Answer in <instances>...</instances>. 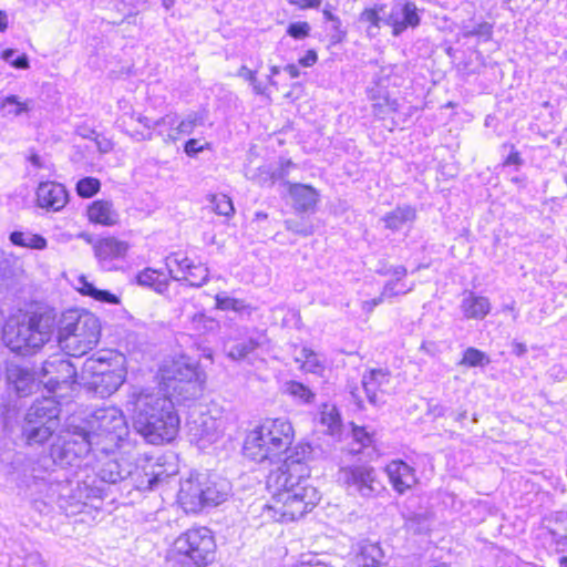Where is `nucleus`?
I'll return each instance as SVG.
<instances>
[{"instance_id": "63", "label": "nucleus", "mask_w": 567, "mask_h": 567, "mask_svg": "<svg viewBox=\"0 0 567 567\" xmlns=\"http://www.w3.org/2000/svg\"><path fill=\"white\" fill-rule=\"evenodd\" d=\"M296 567H333L328 563L321 561L318 557H311L309 560H303Z\"/></svg>"}, {"instance_id": "1", "label": "nucleus", "mask_w": 567, "mask_h": 567, "mask_svg": "<svg viewBox=\"0 0 567 567\" xmlns=\"http://www.w3.org/2000/svg\"><path fill=\"white\" fill-rule=\"evenodd\" d=\"M312 454V447L308 443H298L288 447L282 463L271 470L267 485L276 489L272 504H262L261 516L281 522L296 520L320 501L317 488L307 484L310 470L307 462Z\"/></svg>"}, {"instance_id": "23", "label": "nucleus", "mask_w": 567, "mask_h": 567, "mask_svg": "<svg viewBox=\"0 0 567 567\" xmlns=\"http://www.w3.org/2000/svg\"><path fill=\"white\" fill-rule=\"evenodd\" d=\"M289 194L293 200L295 209L300 213L315 210L319 200L318 192L305 184H289Z\"/></svg>"}, {"instance_id": "6", "label": "nucleus", "mask_w": 567, "mask_h": 567, "mask_svg": "<svg viewBox=\"0 0 567 567\" xmlns=\"http://www.w3.org/2000/svg\"><path fill=\"white\" fill-rule=\"evenodd\" d=\"M215 549L210 529L192 528L175 539L169 560L182 567H205L215 559Z\"/></svg>"}, {"instance_id": "33", "label": "nucleus", "mask_w": 567, "mask_h": 567, "mask_svg": "<svg viewBox=\"0 0 567 567\" xmlns=\"http://www.w3.org/2000/svg\"><path fill=\"white\" fill-rule=\"evenodd\" d=\"M157 128L156 135L163 138L164 144L168 145L178 141L183 134L176 130L178 124V115L176 113H168L153 123Z\"/></svg>"}, {"instance_id": "2", "label": "nucleus", "mask_w": 567, "mask_h": 567, "mask_svg": "<svg viewBox=\"0 0 567 567\" xmlns=\"http://www.w3.org/2000/svg\"><path fill=\"white\" fill-rule=\"evenodd\" d=\"M132 405L133 425L148 443L171 442L179 429L173 401L159 393L140 392L127 402Z\"/></svg>"}, {"instance_id": "53", "label": "nucleus", "mask_w": 567, "mask_h": 567, "mask_svg": "<svg viewBox=\"0 0 567 567\" xmlns=\"http://www.w3.org/2000/svg\"><path fill=\"white\" fill-rule=\"evenodd\" d=\"M493 33V27L488 22H482L478 23L476 27H474L471 30H467L464 33V37H480L484 38L485 40H489Z\"/></svg>"}, {"instance_id": "9", "label": "nucleus", "mask_w": 567, "mask_h": 567, "mask_svg": "<svg viewBox=\"0 0 567 567\" xmlns=\"http://www.w3.org/2000/svg\"><path fill=\"white\" fill-rule=\"evenodd\" d=\"M107 456L109 455L99 454L95 458L101 464L97 466L95 478L82 482V486L80 487L81 493L85 494L87 499H102L105 496V488L102 484L126 482L132 473V463L126 460L118 461L116 458H109Z\"/></svg>"}, {"instance_id": "28", "label": "nucleus", "mask_w": 567, "mask_h": 567, "mask_svg": "<svg viewBox=\"0 0 567 567\" xmlns=\"http://www.w3.org/2000/svg\"><path fill=\"white\" fill-rule=\"evenodd\" d=\"M90 221L103 226H113L118 221V214L110 200L99 199L93 202L87 208Z\"/></svg>"}, {"instance_id": "39", "label": "nucleus", "mask_w": 567, "mask_h": 567, "mask_svg": "<svg viewBox=\"0 0 567 567\" xmlns=\"http://www.w3.org/2000/svg\"><path fill=\"white\" fill-rule=\"evenodd\" d=\"M404 527L413 535H422L430 530L431 517L427 513H412L405 518Z\"/></svg>"}, {"instance_id": "60", "label": "nucleus", "mask_w": 567, "mask_h": 567, "mask_svg": "<svg viewBox=\"0 0 567 567\" xmlns=\"http://www.w3.org/2000/svg\"><path fill=\"white\" fill-rule=\"evenodd\" d=\"M549 534L551 536L553 543L557 546V549L564 551L567 549V535L559 534L558 532L550 529Z\"/></svg>"}, {"instance_id": "27", "label": "nucleus", "mask_w": 567, "mask_h": 567, "mask_svg": "<svg viewBox=\"0 0 567 567\" xmlns=\"http://www.w3.org/2000/svg\"><path fill=\"white\" fill-rule=\"evenodd\" d=\"M204 486V508L213 507L226 501L229 486L226 481H216L208 475L203 474Z\"/></svg>"}, {"instance_id": "10", "label": "nucleus", "mask_w": 567, "mask_h": 567, "mask_svg": "<svg viewBox=\"0 0 567 567\" xmlns=\"http://www.w3.org/2000/svg\"><path fill=\"white\" fill-rule=\"evenodd\" d=\"M339 480L343 482L350 495L363 498H375L385 491L375 468L370 465L343 467L339 472Z\"/></svg>"}, {"instance_id": "43", "label": "nucleus", "mask_w": 567, "mask_h": 567, "mask_svg": "<svg viewBox=\"0 0 567 567\" xmlns=\"http://www.w3.org/2000/svg\"><path fill=\"white\" fill-rule=\"evenodd\" d=\"M166 268L168 272L171 274V270H173V266H176L178 268V271L182 272V276H185L188 271L193 269V267L196 266L192 259H189L186 256H182L179 252H173L168 257H166Z\"/></svg>"}, {"instance_id": "16", "label": "nucleus", "mask_w": 567, "mask_h": 567, "mask_svg": "<svg viewBox=\"0 0 567 567\" xmlns=\"http://www.w3.org/2000/svg\"><path fill=\"white\" fill-rule=\"evenodd\" d=\"M421 23L417 8L414 2L406 1L399 3L391 9V12L384 17V24L392 28L394 37L401 35L408 28H416Z\"/></svg>"}, {"instance_id": "49", "label": "nucleus", "mask_w": 567, "mask_h": 567, "mask_svg": "<svg viewBox=\"0 0 567 567\" xmlns=\"http://www.w3.org/2000/svg\"><path fill=\"white\" fill-rule=\"evenodd\" d=\"M384 10V6H377L374 8L364 9L360 14L361 22L370 23V28H380L381 22L384 23V18L380 16V12Z\"/></svg>"}, {"instance_id": "48", "label": "nucleus", "mask_w": 567, "mask_h": 567, "mask_svg": "<svg viewBox=\"0 0 567 567\" xmlns=\"http://www.w3.org/2000/svg\"><path fill=\"white\" fill-rule=\"evenodd\" d=\"M203 123V117L197 112H190L183 120H178L176 130L183 135H189L194 132L195 127Z\"/></svg>"}, {"instance_id": "51", "label": "nucleus", "mask_w": 567, "mask_h": 567, "mask_svg": "<svg viewBox=\"0 0 567 567\" xmlns=\"http://www.w3.org/2000/svg\"><path fill=\"white\" fill-rule=\"evenodd\" d=\"M14 54H16V50L7 49L2 52L1 58L6 62L10 63L16 69L25 70L30 66L29 59L25 54H21V55L17 56L16 59H12Z\"/></svg>"}, {"instance_id": "38", "label": "nucleus", "mask_w": 567, "mask_h": 567, "mask_svg": "<svg viewBox=\"0 0 567 567\" xmlns=\"http://www.w3.org/2000/svg\"><path fill=\"white\" fill-rule=\"evenodd\" d=\"M171 279L176 281H188L189 286L199 288L208 282L209 270L204 265L196 264V266L193 267V269L185 276H178L174 270H171Z\"/></svg>"}, {"instance_id": "30", "label": "nucleus", "mask_w": 567, "mask_h": 567, "mask_svg": "<svg viewBox=\"0 0 567 567\" xmlns=\"http://www.w3.org/2000/svg\"><path fill=\"white\" fill-rule=\"evenodd\" d=\"M461 310L467 319H483L491 311V303L486 297L476 296L473 292L464 296Z\"/></svg>"}, {"instance_id": "3", "label": "nucleus", "mask_w": 567, "mask_h": 567, "mask_svg": "<svg viewBox=\"0 0 567 567\" xmlns=\"http://www.w3.org/2000/svg\"><path fill=\"white\" fill-rule=\"evenodd\" d=\"M101 322L84 309L64 311L58 324L56 340L60 349L76 359L91 351L100 341Z\"/></svg>"}, {"instance_id": "26", "label": "nucleus", "mask_w": 567, "mask_h": 567, "mask_svg": "<svg viewBox=\"0 0 567 567\" xmlns=\"http://www.w3.org/2000/svg\"><path fill=\"white\" fill-rule=\"evenodd\" d=\"M416 219V209L411 205H399L382 217L384 227L395 233L411 226Z\"/></svg>"}, {"instance_id": "32", "label": "nucleus", "mask_w": 567, "mask_h": 567, "mask_svg": "<svg viewBox=\"0 0 567 567\" xmlns=\"http://www.w3.org/2000/svg\"><path fill=\"white\" fill-rule=\"evenodd\" d=\"M169 279L163 271L145 268L136 275V282L142 286L163 295L167 291Z\"/></svg>"}, {"instance_id": "22", "label": "nucleus", "mask_w": 567, "mask_h": 567, "mask_svg": "<svg viewBox=\"0 0 567 567\" xmlns=\"http://www.w3.org/2000/svg\"><path fill=\"white\" fill-rule=\"evenodd\" d=\"M7 380L19 396H28L38 388L34 373L27 367L11 364L7 368Z\"/></svg>"}, {"instance_id": "44", "label": "nucleus", "mask_w": 567, "mask_h": 567, "mask_svg": "<svg viewBox=\"0 0 567 567\" xmlns=\"http://www.w3.org/2000/svg\"><path fill=\"white\" fill-rule=\"evenodd\" d=\"M215 301L216 308L223 311L233 310L235 312H243L247 308L244 300L228 297L225 293H217Z\"/></svg>"}, {"instance_id": "13", "label": "nucleus", "mask_w": 567, "mask_h": 567, "mask_svg": "<svg viewBox=\"0 0 567 567\" xmlns=\"http://www.w3.org/2000/svg\"><path fill=\"white\" fill-rule=\"evenodd\" d=\"M32 330L27 321L10 318L2 326V340L12 351L21 355H30L40 350L38 341H33Z\"/></svg>"}, {"instance_id": "45", "label": "nucleus", "mask_w": 567, "mask_h": 567, "mask_svg": "<svg viewBox=\"0 0 567 567\" xmlns=\"http://www.w3.org/2000/svg\"><path fill=\"white\" fill-rule=\"evenodd\" d=\"M75 188L80 197L90 198L100 192L101 182L95 177H84L76 183Z\"/></svg>"}, {"instance_id": "42", "label": "nucleus", "mask_w": 567, "mask_h": 567, "mask_svg": "<svg viewBox=\"0 0 567 567\" xmlns=\"http://www.w3.org/2000/svg\"><path fill=\"white\" fill-rule=\"evenodd\" d=\"M489 361L491 360L485 352L476 348L470 347L464 351L460 364L474 368L487 365Z\"/></svg>"}, {"instance_id": "15", "label": "nucleus", "mask_w": 567, "mask_h": 567, "mask_svg": "<svg viewBox=\"0 0 567 567\" xmlns=\"http://www.w3.org/2000/svg\"><path fill=\"white\" fill-rule=\"evenodd\" d=\"M391 372L388 369H370L362 375L361 384L368 402L373 406L384 404L382 394H390Z\"/></svg>"}, {"instance_id": "8", "label": "nucleus", "mask_w": 567, "mask_h": 567, "mask_svg": "<svg viewBox=\"0 0 567 567\" xmlns=\"http://www.w3.org/2000/svg\"><path fill=\"white\" fill-rule=\"evenodd\" d=\"M162 379L171 394L179 401H193L203 394L205 373L190 359L182 357L165 365Z\"/></svg>"}, {"instance_id": "25", "label": "nucleus", "mask_w": 567, "mask_h": 567, "mask_svg": "<svg viewBox=\"0 0 567 567\" xmlns=\"http://www.w3.org/2000/svg\"><path fill=\"white\" fill-rule=\"evenodd\" d=\"M161 472L154 471V465L140 467L132 464V473L126 482L127 485L140 491L154 489L161 480Z\"/></svg>"}, {"instance_id": "14", "label": "nucleus", "mask_w": 567, "mask_h": 567, "mask_svg": "<svg viewBox=\"0 0 567 567\" xmlns=\"http://www.w3.org/2000/svg\"><path fill=\"white\" fill-rule=\"evenodd\" d=\"M25 321L34 334L33 341H38L40 349L51 340L54 331H58V312L53 308H39L31 312Z\"/></svg>"}, {"instance_id": "64", "label": "nucleus", "mask_w": 567, "mask_h": 567, "mask_svg": "<svg viewBox=\"0 0 567 567\" xmlns=\"http://www.w3.org/2000/svg\"><path fill=\"white\" fill-rule=\"evenodd\" d=\"M512 151L504 161V165H516L520 166L523 164V159L517 151L514 150V146H511Z\"/></svg>"}, {"instance_id": "31", "label": "nucleus", "mask_w": 567, "mask_h": 567, "mask_svg": "<svg viewBox=\"0 0 567 567\" xmlns=\"http://www.w3.org/2000/svg\"><path fill=\"white\" fill-rule=\"evenodd\" d=\"M353 565L354 567H382L384 553L378 544H363L353 559Z\"/></svg>"}, {"instance_id": "19", "label": "nucleus", "mask_w": 567, "mask_h": 567, "mask_svg": "<svg viewBox=\"0 0 567 567\" xmlns=\"http://www.w3.org/2000/svg\"><path fill=\"white\" fill-rule=\"evenodd\" d=\"M37 200L40 207L58 212L68 203V192L60 183L43 182L37 189Z\"/></svg>"}, {"instance_id": "24", "label": "nucleus", "mask_w": 567, "mask_h": 567, "mask_svg": "<svg viewBox=\"0 0 567 567\" xmlns=\"http://www.w3.org/2000/svg\"><path fill=\"white\" fill-rule=\"evenodd\" d=\"M95 257L101 261H111L123 258L128 249V244L114 237L99 239L94 246Z\"/></svg>"}, {"instance_id": "5", "label": "nucleus", "mask_w": 567, "mask_h": 567, "mask_svg": "<svg viewBox=\"0 0 567 567\" xmlns=\"http://www.w3.org/2000/svg\"><path fill=\"white\" fill-rule=\"evenodd\" d=\"M81 429L93 443L94 453L102 455L113 453L128 435L125 416L115 406L95 410Z\"/></svg>"}, {"instance_id": "54", "label": "nucleus", "mask_w": 567, "mask_h": 567, "mask_svg": "<svg viewBox=\"0 0 567 567\" xmlns=\"http://www.w3.org/2000/svg\"><path fill=\"white\" fill-rule=\"evenodd\" d=\"M413 286L414 285H411L406 289L398 290L399 284L395 282L394 280H389L383 286L381 295L384 297V299H389V298H392V297H395V296H399V295H406V293H409L410 291L413 290Z\"/></svg>"}, {"instance_id": "29", "label": "nucleus", "mask_w": 567, "mask_h": 567, "mask_svg": "<svg viewBox=\"0 0 567 567\" xmlns=\"http://www.w3.org/2000/svg\"><path fill=\"white\" fill-rule=\"evenodd\" d=\"M189 433L194 440L213 443L218 437L216 421L209 415H200L188 423Z\"/></svg>"}, {"instance_id": "35", "label": "nucleus", "mask_w": 567, "mask_h": 567, "mask_svg": "<svg viewBox=\"0 0 567 567\" xmlns=\"http://www.w3.org/2000/svg\"><path fill=\"white\" fill-rule=\"evenodd\" d=\"M79 288L78 290L84 295L94 298L97 301L110 303V305H118L120 298L112 293L109 290L97 289L92 282H90L86 277H79Z\"/></svg>"}, {"instance_id": "62", "label": "nucleus", "mask_w": 567, "mask_h": 567, "mask_svg": "<svg viewBox=\"0 0 567 567\" xmlns=\"http://www.w3.org/2000/svg\"><path fill=\"white\" fill-rule=\"evenodd\" d=\"M291 4L300 9H319L321 0H288Z\"/></svg>"}, {"instance_id": "18", "label": "nucleus", "mask_w": 567, "mask_h": 567, "mask_svg": "<svg viewBox=\"0 0 567 567\" xmlns=\"http://www.w3.org/2000/svg\"><path fill=\"white\" fill-rule=\"evenodd\" d=\"M122 368L120 355L112 350H100L87 358L82 364V379H87L104 374L114 369Z\"/></svg>"}, {"instance_id": "17", "label": "nucleus", "mask_w": 567, "mask_h": 567, "mask_svg": "<svg viewBox=\"0 0 567 567\" xmlns=\"http://www.w3.org/2000/svg\"><path fill=\"white\" fill-rule=\"evenodd\" d=\"M203 474L192 476L181 483L178 502L186 513H198L204 509Z\"/></svg>"}, {"instance_id": "47", "label": "nucleus", "mask_w": 567, "mask_h": 567, "mask_svg": "<svg viewBox=\"0 0 567 567\" xmlns=\"http://www.w3.org/2000/svg\"><path fill=\"white\" fill-rule=\"evenodd\" d=\"M285 227L287 230L303 237L313 234V226L303 218H289L285 220Z\"/></svg>"}, {"instance_id": "57", "label": "nucleus", "mask_w": 567, "mask_h": 567, "mask_svg": "<svg viewBox=\"0 0 567 567\" xmlns=\"http://www.w3.org/2000/svg\"><path fill=\"white\" fill-rule=\"evenodd\" d=\"M292 166H295V164L290 159H287V161L280 162L279 166L271 167V176H272L274 184L277 181L284 179L288 175L289 168Z\"/></svg>"}, {"instance_id": "36", "label": "nucleus", "mask_w": 567, "mask_h": 567, "mask_svg": "<svg viewBox=\"0 0 567 567\" xmlns=\"http://www.w3.org/2000/svg\"><path fill=\"white\" fill-rule=\"evenodd\" d=\"M261 337L248 338L226 346L227 355L233 360H244L261 344Z\"/></svg>"}, {"instance_id": "20", "label": "nucleus", "mask_w": 567, "mask_h": 567, "mask_svg": "<svg viewBox=\"0 0 567 567\" xmlns=\"http://www.w3.org/2000/svg\"><path fill=\"white\" fill-rule=\"evenodd\" d=\"M385 472L390 478V482L392 483L393 488L399 494L405 493L417 482L415 470L401 460L392 461L389 463L385 467Z\"/></svg>"}, {"instance_id": "58", "label": "nucleus", "mask_w": 567, "mask_h": 567, "mask_svg": "<svg viewBox=\"0 0 567 567\" xmlns=\"http://www.w3.org/2000/svg\"><path fill=\"white\" fill-rule=\"evenodd\" d=\"M331 10L332 6L330 3H327L324 9L322 10L323 18L326 21L332 23V30H339V27H341V20L339 17L334 16Z\"/></svg>"}, {"instance_id": "56", "label": "nucleus", "mask_w": 567, "mask_h": 567, "mask_svg": "<svg viewBox=\"0 0 567 567\" xmlns=\"http://www.w3.org/2000/svg\"><path fill=\"white\" fill-rule=\"evenodd\" d=\"M352 435L357 443H359L362 447L369 446L373 442V436L370 434L365 427L354 426L352 429Z\"/></svg>"}, {"instance_id": "40", "label": "nucleus", "mask_w": 567, "mask_h": 567, "mask_svg": "<svg viewBox=\"0 0 567 567\" xmlns=\"http://www.w3.org/2000/svg\"><path fill=\"white\" fill-rule=\"evenodd\" d=\"M285 392L305 404H311L316 399V393L298 381L286 382Z\"/></svg>"}, {"instance_id": "50", "label": "nucleus", "mask_w": 567, "mask_h": 567, "mask_svg": "<svg viewBox=\"0 0 567 567\" xmlns=\"http://www.w3.org/2000/svg\"><path fill=\"white\" fill-rule=\"evenodd\" d=\"M310 24L306 21L292 22L287 28V34L296 40H301L310 34Z\"/></svg>"}, {"instance_id": "41", "label": "nucleus", "mask_w": 567, "mask_h": 567, "mask_svg": "<svg viewBox=\"0 0 567 567\" xmlns=\"http://www.w3.org/2000/svg\"><path fill=\"white\" fill-rule=\"evenodd\" d=\"M192 329L197 333L215 332L219 328V323L212 317L206 316L204 312H196L190 318Z\"/></svg>"}, {"instance_id": "21", "label": "nucleus", "mask_w": 567, "mask_h": 567, "mask_svg": "<svg viewBox=\"0 0 567 567\" xmlns=\"http://www.w3.org/2000/svg\"><path fill=\"white\" fill-rule=\"evenodd\" d=\"M125 372L122 368L114 369L104 374L87 379L86 386L95 395L106 398L113 394L123 384Z\"/></svg>"}, {"instance_id": "46", "label": "nucleus", "mask_w": 567, "mask_h": 567, "mask_svg": "<svg viewBox=\"0 0 567 567\" xmlns=\"http://www.w3.org/2000/svg\"><path fill=\"white\" fill-rule=\"evenodd\" d=\"M209 200L214 212L218 215L229 217L235 212L231 199L225 194L210 195Z\"/></svg>"}, {"instance_id": "34", "label": "nucleus", "mask_w": 567, "mask_h": 567, "mask_svg": "<svg viewBox=\"0 0 567 567\" xmlns=\"http://www.w3.org/2000/svg\"><path fill=\"white\" fill-rule=\"evenodd\" d=\"M32 107V101L25 100L20 101L17 95H7L3 96L0 93V113L3 117H17L23 113H27Z\"/></svg>"}, {"instance_id": "52", "label": "nucleus", "mask_w": 567, "mask_h": 567, "mask_svg": "<svg viewBox=\"0 0 567 567\" xmlns=\"http://www.w3.org/2000/svg\"><path fill=\"white\" fill-rule=\"evenodd\" d=\"M301 354L309 365V371L312 373H320L323 370L321 361L318 359L316 352L309 348H303Z\"/></svg>"}, {"instance_id": "7", "label": "nucleus", "mask_w": 567, "mask_h": 567, "mask_svg": "<svg viewBox=\"0 0 567 567\" xmlns=\"http://www.w3.org/2000/svg\"><path fill=\"white\" fill-rule=\"evenodd\" d=\"M61 405L52 396L37 399L28 409L22 425V436L28 445H42L60 425Z\"/></svg>"}, {"instance_id": "37", "label": "nucleus", "mask_w": 567, "mask_h": 567, "mask_svg": "<svg viewBox=\"0 0 567 567\" xmlns=\"http://www.w3.org/2000/svg\"><path fill=\"white\" fill-rule=\"evenodd\" d=\"M9 239L12 245L23 248L39 249L42 250L47 248V239L37 234L23 233V231H12L9 236Z\"/></svg>"}, {"instance_id": "11", "label": "nucleus", "mask_w": 567, "mask_h": 567, "mask_svg": "<svg viewBox=\"0 0 567 567\" xmlns=\"http://www.w3.org/2000/svg\"><path fill=\"white\" fill-rule=\"evenodd\" d=\"M65 352L50 355L41 367V382L50 392H55L62 385L71 386L76 383L78 367Z\"/></svg>"}, {"instance_id": "61", "label": "nucleus", "mask_w": 567, "mask_h": 567, "mask_svg": "<svg viewBox=\"0 0 567 567\" xmlns=\"http://www.w3.org/2000/svg\"><path fill=\"white\" fill-rule=\"evenodd\" d=\"M318 61V54L317 51L313 49H310L307 51V53L299 59L298 63L303 68H310L315 65Z\"/></svg>"}, {"instance_id": "59", "label": "nucleus", "mask_w": 567, "mask_h": 567, "mask_svg": "<svg viewBox=\"0 0 567 567\" xmlns=\"http://www.w3.org/2000/svg\"><path fill=\"white\" fill-rule=\"evenodd\" d=\"M203 150L204 146L199 144V141L196 138L188 140L184 145V152L190 157L197 155Z\"/></svg>"}, {"instance_id": "55", "label": "nucleus", "mask_w": 567, "mask_h": 567, "mask_svg": "<svg viewBox=\"0 0 567 567\" xmlns=\"http://www.w3.org/2000/svg\"><path fill=\"white\" fill-rule=\"evenodd\" d=\"M258 185H274L271 176V166L266 165L258 168L257 173L251 177Z\"/></svg>"}, {"instance_id": "12", "label": "nucleus", "mask_w": 567, "mask_h": 567, "mask_svg": "<svg viewBox=\"0 0 567 567\" xmlns=\"http://www.w3.org/2000/svg\"><path fill=\"white\" fill-rule=\"evenodd\" d=\"M90 454L97 457L100 453H94L93 443L82 429L52 451L54 462L61 466H79Z\"/></svg>"}, {"instance_id": "4", "label": "nucleus", "mask_w": 567, "mask_h": 567, "mask_svg": "<svg viewBox=\"0 0 567 567\" xmlns=\"http://www.w3.org/2000/svg\"><path fill=\"white\" fill-rule=\"evenodd\" d=\"M293 436L295 431L289 421L267 419L246 436L244 455L257 463L280 462L282 453L288 451Z\"/></svg>"}]
</instances>
